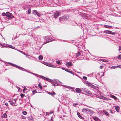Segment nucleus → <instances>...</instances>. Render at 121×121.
<instances>
[{
  "instance_id": "obj_1",
  "label": "nucleus",
  "mask_w": 121,
  "mask_h": 121,
  "mask_svg": "<svg viewBox=\"0 0 121 121\" xmlns=\"http://www.w3.org/2000/svg\"><path fill=\"white\" fill-rule=\"evenodd\" d=\"M2 15L6 19H10L12 18L13 16L9 12H7L6 13H2Z\"/></svg>"
},
{
  "instance_id": "obj_2",
  "label": "nucleus",
  "mask_w": 121,
  "mask_h": 121,
  "mask_svg": "<svg viewBox=\"0 0 121 121\" xmlns=\"http://www.w3.org/2000/svg\"><path fill=\"white\" fill-rule=\"evenodd\" d=\"M49 81L51 82V83L53 86H54L55 85L57 86L58 85V83L59 82V80L57 79L52 80L50 79Z\"/></svg>"
},
{
  "instance_id": "obj_3",
  "label": "nucleus",
  "mask_w": 121,
  "mask_h": 121,
  "mask_svg": "<svg viewBox=\"0 0 121 121\" xmlns=\"http://www.w3.org/2000/svg\"><path fill=\"white\" fill-rule=\"evenodd\" d=\"M60 12L58 11L55 12L54 13H52V18L56 19L60 14Z\"/></svg>"
},
{
  "instance_id": "obj_4",
  "label": "nucleus",
  "mask_w": 121,
  "mask_h": 121,
  "mask_svg": "<svg viewBox=\"0 0 121 121\" xmlns=\"http://www.w3.org/2000/svg\"><path fill=\"white\" fill-rule=\"evenodd\" d=\"M9 64H11V65L13 66L14 67H15L16 68H17L19 69L22 70L23 71V70H22V69H23L24 70V71H25L26 72L27 71L26 69L23 68L22 67L20 66H17V65L15 64H14L11 63H10Z\"/></svg>"
},
{
  "instance_id": "obj_5",
  "label": "nucleus",
  "mask_w": 121,
  "mask_h": 121,
  "mask_svg": "<svg viewBox=\"0 0 121 121\" xmlns=\"http://www.w3.org/2000/svg\"><path fill=\"white\" fill-rule=\"evenodd\" d=\"M9 64H11V65L13 66L14 67H15L16 68H17L19 69L22 70L23 71V70H22V69H23L24 70V71H25L26 72L27 71L26 69L23 68L22 67L20 66H17V65L15 64H14L11 63H10Z\"/></svg>"
},
{
  "instance_id": "obj_6",
  "label": "nucleus",
  "mask_w": 121,
  "mask_h": 121,
  "mask_svg": "<svg viewBox=\"0 0 121 121\" xmlns=\"http://www.w3.org/2000/svg\"><path fill=\"white\" fill-rule=\"evenodd\" d=\"M33 13L35 15H37L39 17H40L41 15V14L40 13L36 10H34L33 11Z\"/></svg>"
},
{
  "instance_id": "obj_7",
  "label": "nucleus",
  "mask_w": 121,
  "mask_h": 121,
  "mask_svg": "<svg viewBox=\"0 0 121 121\" xmlns=\"http://www.w3.org/2000/svg\"><path fill=\"white\" fill-rule=\"evenodd\" d=\"M69 18L67 16H64L60 18V21L66 20Z\"/></svg>"
},
{
  "instance_id": "obj_8",
  "label": "nucleus",
  "mask_w": 121,
  "mask_h": 121,
  "mask_svg": "<svg viewBox=\"0 0 121 121\" xmlns=\"http://www.w3.org/2000/svg\"><path fill=\"white\" fill-rule=\"evenodd\" d=\"M84 83L86 85L89 86L92 88H94V87H95V86H94L88 82L85 81L84 82Z\"/></svg>"
},
{
  "instance_id": "obj_9",
  "label": "nucleus",
  "mask_w": 121,
  "mask_h": 121,
  "mask_svg": "<svg viewBox=\"0 0 121 121\" xmlns=\"http://www.w3.org/2000/svg\"><path fill=\"white\" fill-rule=\"evenodd\" d=\"M17 100V99H14L10 101V104L12 106H14Z\"/></svg>"
},
{
  "instance_id": "obj_10",
  "label": "nucleus",
  "mask_w": 121,
  "mask_h": 121,
  "mask_svg": "<svg viewBox=\"0 0 121 121\" xmlns=\"http://www.w3.org/2000/svg\"><path fill=\"white\" fill-rule=\"evenodd\" d=\"M83 91L86 94L89 95H90L91 94V92L86 88H85L83 89Z\"/></svg>"
},
{
  "instance_id": "obj_11",
  "label": "nucleus",
  "mask_w": 121,
  "mask_h": 121,
  "mask_svg": "<svg viewBox=\"0 0 121 121\" xmlns=\"http://www.w3.org/2000/svg\"><path fill=\"white\" fill-rule=\"evenodd\" d=\"M91 110L89 109H86V108H83L82 109V112H83L86 113H88V111H89V112H91Z\"/></svg>"
},
{
  "instance_id": "obj_12",
  "label": "nucleus",
  "mask_w": 121,
  "mask_h": 121,
  "mask_svg": "<svg viewBox=\"0 0 121 121\" xmlns=\"http://www.w3.org/2000/svg\"><path fill=\"white\" fill-rule=\"evenodd\" d=\"M49 3L53 4L54 3H59V1L57 0H48Z\"/></svg>"
},
{
  "instance_id": "obj_13",
  "label": "nucleus",
  "mask_w": 121,
  "mask_h": 121,
  "mask_svg": "<svg viewBox=\"0 0 121 121\" xmlns=\"http://www.w3.org/2000/svg\"><path fill=\"white\" fill-rule=\"evenodd\" d=\"M66 64L67 67L68 68H69V67H71L73 65V64L71 62H69L68 63L67 62Z\"/></svg>"
},
{
  "instance_id": "obj_14",
  "label": "nucleus",
  "mask_w": 121,
  "mask_h": 121,
  "mask_svg": "<svg viewBox=\"0 0 121 121\" xmlns=\"http://www.w3.org/2000/svg\"><path fill=\"white\" fill-rule=\"evenodd\" d=\"M5 47L6 48H8L9 47V48H12L13 49H15V48L12 45H5Z\"/></svg>"
},
{
  "instance_id": "obj_15",
  "label": "nucleus",
  "mask_w": 121,
  "mask_h": 121,
  "mask_svg": "<svg viewBox=\"0 0 121 121\" xmlns=\"http://www.w3.org/2000/svg\"><path fill=\"white\" fill-rule=\"evenodd\" d=\"M115 107L116 110L117 112H119V110L120 109V108L119 106H114Z\"/></svg>"
},
{
  "instance_id": "obj_16",
  "label": "nucleus",
  "mask_w": 121,
  "mask_h": 121,
  "mask_svg": "<svg viewBox=\"0 0 121 121\" xmlns=\"http://www.w3.org/2000/svg\"><path fill=\"white\" fill-rule=\"evenodd\" d=\"M48 66L52 67V68H56V67H56L55 66V65H51L50 63H48ZM57 68H58V67H57Z\"/></svg>"
},
{
  "instance_id": "obj_17",
  "label": "nucleus",
  "mask_w": 121,
  "mask_h": 121,
  "mask_svg": "<svg viewBox=\"0 0 121 121\" xmlns=\"http://www.w3.org/2000/svg\"><path fill=\"white\" fill-rule=\"evenodd\" d=\"M39 75V77L40 76L42 78L44 79V80H47V81H49L50 79L47 78H46L44 76H40Z\"/></svg>"
},
{
  "instance_id": "obj_18",
  "label": "nucleus",
  "mask_w": 121,
  "mask_h": 121,
  "mask_svg": "<svg viewBox=\"0 0 121 121\" xmlns=\"http://www.w3.org/2000/svg\"><path fill=\"white\" fill-rule=\"evenodd\" d=\"M75 90L76 92L77 93H80L82 92L81 89L80 88H76Z\"/></svg>"
},
{
  "instance_id": "obj_19",
  "label": "nucleus",
  "mask_w": 121,
  "mask_h": 121,
  "mask_svg": "<svg viewBox=\"0 0 121 121\" xmlns=\"http://www.w3.org/2000/svg\"><path fill=\"white\" fill-rule=\"evenodd\" d=\"M103 112L107 116H108L109 114L108 112L106 110H103Z\"/></svg>"
},
{
  "instance_id": "obj_20",
  "label": "nucleus",
  "mask_w": 121,
  "mask_h": 121,
  "mask_svg": "<svg viewBox=\"0 0 121 121\" xmlns=\"http://www.w3.org/2000/svg\"><path fill=\"white\" fill-rule=\"evenodd\" d=\"M77 115H78V117H79L80 118H81V119H83V118H83V117H82V116H81V115H80V113L79 112H78L77 113Z\"/></svg>"
},
{
  "instance_id": "obj_21",
  "label": "nucleus",
  "mask_w": 121,
  "mask_h": 121,
  "mask_svg": "<svg viewBox=\"0 0 121 121\" xmlns=\"http://www.w3.org/2000/svg\"><path fill=\"white\" fill-rule=\"evenodd\" d=\"M104 32L106 34H110L111 32V31L107 30L104 31Z\"/></svg>"
},
{
  "instance_id": "obj_22",
  "label": "nucleus",
  "mask_w": 121,
  "mask_h": 121,
  "mask_svg": "<svg viewBox=\"0 0 121 121\" xmlns=\"http://www.w3.org/2000/svg\"><path fill=\"white\" fill-rule=\"evenodd\" d=\"M38 86L40 88V89L41 90L42 89L43 87L41 85V83H39L38 84Z\"/></svg>"
},
{
  "instance_id": "obj_23",
  "label": "nucleus",
  "mask_w": 121,
  "mask_h": 121,
  "mask_svg": "<svg viewBox=\"0 0 121 121\" xmlns=\"http://www.w3.org/2000/svg\"><path fill=\"white\" fill-rule=\"evenodd\" d=\"M26 72H27L29 73H31L32 74L34 75H35V76H37V77H39V75H38L37 74H35V73H31V72H29L28 71H26Z\"/></svg>"
},
{
  "instance_id": "obj_24",
  "label": "nucleus",
  "mask_w": 121,
  "mask_h": 121,
  "mask_svg": "<svg viewBox=\"0 0 121 121\" xmlns=\"http://www.w3.org/2000/svg\"><path fill=\"white\" fill-rule=\"evenodd\" d=\"M111 97H112V98H114L115 99H117V98L116 97H115V96H114L113 95H112L111 96Z\"/></svg>"
},
{
  "instance_id": "obj_25",
  "label": "nucleus",
  "mask_w": 121,
  "mask_h": 121,
  "mask_svg": "<svg viewBox=\"0 0 121 121\" xmlns=\"http://www.w3.org/2000/svg\"><path fill=\"white\" fill-rule=\"evenodd\" d=\"M23 114L24 115H26L27 114V112L25 111H23L22 112Z\"/></svg>"
},
{
  "instance_id": "obj_26",
  "label": "nucleus",
  "mask_w": 121,
  "mask_h": 121,
  "mask_svg": "<svg viewBox=\"0 0 121 121\" xmlns=\"http://www.w3.org/2000/svg\"><path fill=\"white\" fill-rule=\"evenodd\" d=\"M39 59L40 60H42L43 59V57L41 55H40L39 56Z\"/></svg>"
},
{
  "instance_id": "obj_27",
  "label": "nucleus",
  "mask_w": 121,
  "mask_h": 121,
  "mask_svg": "<svg viewBox=\"0 0 121 121\" xmlns=\"http://www.w3.org/2000/svg\"><path fill=\"white\" fill-rule=\"evenodd\" d=\"M0 47L3 48L5 47V45L4 46L2 44L0 43Z\"/></svg>"
},
{
  "instance_id": "obj_28",
  "label": "nucleus",
  "mask_w": 121,
  "mask_h": 121,
  "mask_svg": "<svg viewBox=\"0 0 121 121\" xmlns=\"http://www.w3.org/2000/svg\"><path fill=\"white\" fill-rule=\"evenodd\" d=\"M104 26L105 27H106L107 28H109L110 27H112L111 26H109L108 25H104Z\"/></svg>"
},
{
  "instance_id": "obj_29",
  "label": "nucleus",
  "mask_w": 121,
  "mask_h": 121,
  "mask_svg": "<svg viewBox=\"0 0 121 121\" xmlns=\"http://www.w3.org/2000/svg\"><path fill=\"white\" fill-rule=\"evenodd\" d=\"M65 87L67 88H70V89H73V88H72V87L68 86H65Z\"/></svg>"
},
{
  "instance_id": "obj_30",
  "label": "nucleus",
  "mask_w": 121,
  "mask_h": 121,
  "mask_svg": "<svg viewBox=\"0 0 121 121\" xmlns=\"http://www.w3.org/2000/svg\"><path fill=\"white\" fill-rule=\"evenodd\" d=\"M7 115L6 114H4L2 116V117L3 118H6L7 117Z\"/></svg>"
},
{
  "instance_id": "obj_31",
  "label": "nucleus",
  "mask_w": 121,
  "mask_h": 121,
  "mask_svg": "<svg viewBox=\"0 0 121 121\" xmlns=\"http://www.w3.org/2000/svg\"><path fill=\"white\" fill-rule=\"evenodd\" d=\"M60 60H58L56 61V62L57 64L59 65H60Z\"/></svg>"
},
{
  "instance_id": "obj_32",
  "label": "nucleus",
  "mask_w": 121,
  "mask_h": 121,
  "mask_svg": "<svg viewBox=\"0 0 121 121\" xmlns=\"http://www.w3.org/2000/svg\"><path fill=\"white\" fill-rule=\"evenodd\" d=\"M93 119L96 121H98V118L96 117H94L93 118Z\"/></svg>"
},
{
  "instance_id": "obj_33",
  "label": "nucleus",
  "mask_w": 121,
  "mask_h": 121,
  "mask_svg": "<svg viewBox=\"0 0 121 121\" xmlns=\"http://www.w3.org/2000/svg\"><path fill=\"white\" fill-rule=\"evenodd\" d=\"M20 95L21 98H23L24 96H25V95L23 94H21Z\"/></svg>"
},
{
  "instance_id": "obj_34",
  "label": "nucleus",
  "mask_w": 121,
  "mask_h": 121,
  "mask_svg": "<svg viewBox=\"0 0 121 121\" xmlns=\"http://www.w3.org/2000/svg\"><path fill=\"white\" fill-rule=\"evenodd\" d=\"M21 117L22 119H25L26 118V117L23 115L21 116Z\"/></svg>"
},
{
  "instance_id": "obj_35",
  "label": "nucleus",
  "mask_w": 121,
  "mask_h": 121,
  "mask_svg": "<svg viewBox=\"0 0 121 121\" xmlns=\"http://www.w3.org/2000/svg\"><path fill=\"white\" fill-rule=\"evenodd\" d=\"M28 14H29L30 13L31 10L30 9H29L28 10Z\"/></svg>"
},
{
  "instance_id": "obj_36",
  "label": "nucleus",
  "mask_w": 121,
  "mask_h": 121,
  "mask_svg": "<svg viewBox=\"0 0 121 121\" xmlns=\"http://www.w3.org/2000/svg\"><path fill=\"white\" fill-rule=\"evenodd\" d=\"M80 55V53L79 52H78L76 53V56L78 57Z\"/></svg>"
},
{
  "instance_id": "obj_37",
  "label": "nucleus",
  "mask_w": 121,
  "mask_h": 121,
  "mask_svg": "<svg viewBox=\"0 0 121 121\" xmlns=\"http://www.w3.org/2000/svg\"><path fill=\"white\" fill-rule=\"evenodd\" d=\"M61 68L63 70H65V71H68V69H65V68Z\"/></svg>"
},
{
  "instance_id": "obj_38",
  "label": "nucleus",
  "mask_w": 121,
  "mask_h": 121,
  "mask_svg": "<svg viewBox=\"0 0 121 121\" xmlns=\"http://www.w3.org/2000/svg\"><path fill=\"white\" fill-rule=\"evenodd\" d=\"M83 78L85 80H86L87 79V78L86 76H83Z\"/></svg>"
},
{
  "instance_id": "obj_39",
  "label": "nucleus",
  "mask_w": 121,
  "mask_h": 121,
  "mask_svg": "<svg viewBox=\"0 0 121 121\" xmlns=\"http://www.w3.org/2000/svg\"><path fill=\"white\" fill-rule=\"evenodd\" d=\"M67 72H68L69 73H72V74H73V72H72L71 71H70V70H68V71H67Z\"/></svg>"
},
{
  "instance_id": "obj_40",
  "label": "nucleus",
  "mask_w": 121,
  "mask_h": 121,
  "mask_svg": "<svg viewBox=\"0 0 121 121\" xmlns=\"http://www.w3.org/2000/svg\"><path fill=\"white\" fill-rule=\"evenodd\" d=\"M102 61L103 62H108V61L107 60H106L104 59L102 60Z\"/></svg>"
},
{
  "instance_id": "obj_41",
  "label": "nucleus",
  "mask_w": 121,
  "mask_h": 121,
  "mask_svg": "<svg viewBox=\"0 0 121 121\" xmlns=\"http://www.w3.org/2000/svg\"><path fill=\"white\" fill-rule=\"evenodd\" d=\"M52 95L53 96L54 95H56V94H55V93L54 92H52Z\"/></svg>"
},
{
  "instance_id": "obj_42",
  "label": "nucleus",
  "mask_w": 121,
  "mask_h": 121,
  "mask_svg": "<svg viewBox=\"0 0 121 121\" xmlns=\"http://www.w3.org/2000/svg\"><path fill=\"white\" fill-rule=\"evenodd\" d=\"M117 67L116 66H112L111 67V68L110 69H115V68H117Z\"/></svg>"
},
{
  "instance_id": "obj_43",
  "label": "nucleus",
  "mask_w": 121,
  "mask_h": 121,
  "mask_svg": "<svg viewBox=\"0 0 121 121\" xmlns=\"http://www.w3.org/2000/svg\"><path fill=\"white\" fill-rule=\"evenodd\" d=\"M20 52L21 53H22L23 54H24V55H25L26 56H27V55L26 54H25V53L24 52H23L21 51Z\"/></svg>"
},
{
  "instance_id": "obj_44",
  "label": "nucleus",
  "mask_w": 121,
  "mask_h": 121,
  "mask_svg": "<svg viewBox=\"0 0 121 121\" xmlns=\"http://www.w3.org/2000/svg\"><path fill=\"white\" fill-rule=\"evenodd\" d=\"M117 58L118 59H120L121 58V55H119L117 57Z\"/></svg>"
},
{
  "instance_id": "obj_45",
  "label": "nucleus",
  "mask_w": 121,
  "mask_h": 121,
  "mask_svg": "<svg viewBox=\"0 0 121 121\" xmlns=\"http://www.w3.org/2000/svg\"><path fill=\"white\" fill-rule=\"evenodd\" d=\"M107 98L106 97H104V96H103V99H104V100H107Z\"/></svg>"
},
{
  "instance_id": "obj_46",
  "label": "nucleus",
  "mask_w": 121,
  "mask_h": 121,
  "mask_svg": "<svg viewBox=\"0 0 121 121\" xmlns=\"http://www.w3.org/2000/svg\"><path fill=\"white\" fill-rule=\"evenodd\" d=\"M48 63H47V62H44V63H43V64H44L45 65H47V66H48Z\"/></svg>"
},
{
  "instance_id": "obj_47",
  "label": "nucleus",
  "mask_w": 121,
  "mask_h": 121,
  "mask_svg": "<svg viewBox=\"0 0 121 121\" xmlns=\"http://www.w3.org/2000/svg\"><path fill=\"white\" fill-rule=\"evenodd\" d=\"M36 91L35 90H34L32 91V93H33L35 94L36 92Z\"/></svg>"
},
{
  "instance_id": "obj_48",
  "label": "nucleus",
  "mask_w": 121,
  "mask_h": 121,
  "mask_svg": "<svg viewBox=\"0 0 121 121\" xmlns=\"http://www.w3.org/2000/svg\"><path fill=\"white\" fill-rule=\"evenodd\" d=\"M111 34L112 35H114L115 34V33L114 32H112L111 31V32L110 33V34Z\"/></svg>"
},
{
  "instance_id": "obj_49",
  "label": "nucleus",
  "mask_w": 121,
  "mask_h": 121,
  "mask_svg": "<svg viewBox=\"0 0 121 121\" xmlns=\"http://www.w3.org/2000/svg\"><path fill=\"white\" fill-rule=\"evenodd\" d=\"M48 93L50 95H52V92H48Z\"/></svg>"
},
{
  "instance_id": "obj_50",
  "label": "nucleus",
  "mask_w": 121,
  "mask_h": 121,
  "mask_svg": "<svg viewBox=\"0 0 121 121\" xmlns=\"http://www.w3.org/2000/svg\"><path fill=\"white\" fill-rule=\"evenodd\" d=\"M117 67H118L120 68H121V65H119L117 66Z\"/></svg>"
},
{
  "instance_id": "obj_51",
  "label": "nucleus",
  "mask_w": 121,
  "mask_h": 121,
  "mask_svg": "<svg viewBox=\"0 0 121 121\" xmlns=\"http://www.w3.org/2000/svg\"><path fill=\"white\" fill-rule=\"evenodd\" d=\"M103 97V96H99V98L100 99H102Z\"/></svg>"
},
{
  "instance_id": "obj_52",
  "label": "nucleus",
  "mask_w": 121,
  "mask_h": 121,
  "mask_svg": "<svg viewBox=\"0 0 121 121\" xmlns=\"http://www.w3.org/2000/svg\"><path fill=\"white\" fill-rule=\"evenodd\" d=\"M5 105L7 106L8 107L9 106V105L7 103H5Z\"/></svg>"
},
{
  "instance_id": "obj_53",
  "label": "nucleus",
  "mask_w": 121,
  "mask_h": 121,
  "mask_svg": "<svg viewBox=\"0 0 121 121\" xmlns=\"http://www.w3.org/2000/svg\"><path fill=\"white\" fill-rule=\"evenodd\" d=\"M108 110L110 111L111 113H113V112L112 111V110Z\"/></svg>"
},
{
  "instance_id": "obj_54",
  "label": "nucleus",
  "mask_w": 121,
  "mask_h": 121,
  "mask_svg": "<svg viewBox=\"0 0 121 121\" xmlns=\"http://www.w3.org/2000/svg\"><path fill=\"white\" fill-rule=\"evenodd\" d=\"M121 46H120L119 47V50L120 51L121 50Z\"/></svg>"
},
{
  "instance_id": "obj_55",
  "label": "nucleus",
  "mask_w": 121,
  "mask_h": 121,
  "mask_svg": "<svg viewBox=\"0 0 121 121\" xmlns=\"http://www.w3.org/2000/svg\"><path fill=\"white\" fill-rule=\"evenodd\" d=\"M103 66H100V69H102L103 68Z\"/></svg>"
},
{
  "instance_id": "obj_56",
  "label": "nucleus",
  "mask_w": 121,
  "mask_h": 121,
  "mask_svg": "<svg viewBox=\"0 0 121 121\" xmlns=\"http://www.w3.org/2000/svg\"><path fill=\"white\" fill-rule=\"evenodd\" d=\"M26 89V87H25L24 88V89H23L24 90H25Z\"/></svg>"
},
{
  "instance_id": "obj_57",
  "label": "nucleus",
  "mask_w": 121,
  "mask_h": 121,
  "mask_svg": "<svg viewBox=\"0 0 121 121\" xmlns=\"http://www.w3.org/2000/svg\"><path fill=\"white\" fill-rule=\"evenodd\" d=\"M26 57L27 58H29V59H30V58L29 57H28V56H26Z\"/></svg>"
},
{
  "instance_id": "obj_58",
  "label": "nucleus",
  "mask_w": 121,
  "mask_h": 121,
  "mask_svg": "<svg viewBox=\"0 0 121 121\" xmlns=\"http://www.w3.org/2000/svg\"><path fill=\"white\" fill-rule=\"evenodd\" d=\"M17 51H18L19 52H20L21 51H20V50H16Z\"/></svg>"
},
{
  "instance_id": "obj_59",
  "label": "nucleus",
  "mask_w": 121,
  "mask_h": 121,
  "mask_svg": "<svg viewBox=\"0 0 121 121\" xmlns=\"http://www.w3.org/2000/svg\"><path fill=\"white\" fill-rule=\"evenodd\" d=\"M53 112H51V113H50V114H52V113H53Z\"/></svg>"
},
{
  "instance_id": "obj_60",
  "label": "nucleus",
  "mask_w": 121,
  "mask_h": 121,
  "mask_svg": "<svg viewBox=\"0 0 121 121\" xmlns=\"http://www.w3.org/2000/svg\"><path fill=\"white\" fill-rule=\"evenodd\" d=\"M24 91H25V90H23V92H24V93H25Z\"/></svg>"
},
{
  "instance_id": "obj_61",
  "label": "nucleus",
  "mask_w": 121,
  "mask_h": 121,
  "mask_svg": "<svg viewBox=\"0 0 121 121\" xmlns=\"http://www.w3.org/2000/svg\"><path fill=\"white\" fill-rule=\"evenodd\" d=\"M104 73H103V76H104Z\"/></svg>"
},
{
  "instance_id": "obj_62",
  "label": "nucleus",
  "mask_w": 121,
  "mask_h": 121,
  "mask_svg": "<svg viewBox=\"0 0 121 121\" xmlns=\"http://www.w3.org/2000/svg\"><path fill=\"white\" fill-rule=\"evenodd\" d=\"M46 113L47 114H48V112H46Z\"/></svg>"
},
{
  "instance_id": "obj_63",
  "label": "nucleus",
  "mask_w": 121,
  "mask_h": 121,
  "mask_svg": "<svg viewBox=\"0 0 121 121\" xmlns=\"http://www.w3.org/2000/svg\"><path fill=\"white\" fill-rule=\"evenodd\" d=\"M81 79H82V78H80Z\"/></svg>"
}]
</instances>
